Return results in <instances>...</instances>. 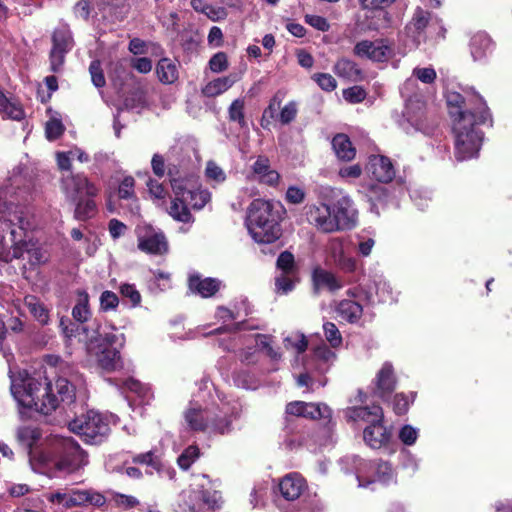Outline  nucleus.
<instances>
[{
    "label": "nucleus",
    "instance_id": "680f3d73",
    "mask_svg": "<svg viewBox=\"0 0 512 512\" xmlns=\"http://www.w3.org/2000/svg\"><path fill=\"white\" fill-rule=\"evenodd\" d=\"M305 198L306 192L304 189L294 185L289 186L285 194L286 202L294 205L303 203Z\"/></svg>",
    "mask_w": 512,
    "mask_h": 512
},
{
    "label": "nucleus",
    "instance_id": "4d7b16f0",
    "mask_svg": "<svg viewBox=\"0 0 512 512\" xmlns=\"http://www.w3.org/2000/svg\"><path fill=\"white\" fill-rule=\"evenodd\" d=\"M87 490L70 489L68 497V509L87 506Z\"/></svg>",
    "mask_w": 512,
    "mask_h": 512
},
{
    "label": "nucleus",
    "instance_id": "6e6552de",
    "mask_svg": "<svg viewBox=\"0 0 512 512\" xmlns=\"http://www.w3.org/2000/svg\"><path fill=\"white\" fill-rule=\"evenodd\" d=\"M334 231L350 230L356 225L357 212L349 196L343 195L331 204Z\"/></svg>",
    "mask_w": 512,
    "mask_h": 512
},
{
    "label": "nucleus",
    "instance_id": "20e7f679",
    "mask_svg": "<svg viewBox=\"0 0 512 512\" xmlns=\"http://www.w3.org/2000/svg\"><path fill=\"white\" fill-rule=\"evenodd\" d=\"M85 458V452L71 437L51 439L38 457L42 464L67 473L78 470L84 464Z\"/></svg>",
    "mask_w": 512,
    "mask_h": 512
},
{
    "label": "nucleus",
    "instance_id": "6e6d98bb",
    "mask_svg": "<svg viewBox=\"0 0 512 512\" xmlns=\"http://www.w3.org/2000/svg\"><path fill=\"white\" fill-rule=\"evenodd\" d=\"M89 72L91 74L92 83L97 88H102L106 84L105 76L99 60H93L89 66Z\"/></svg>",
    "mask_w": 512,
    "mask_h": 512
},
{
    "label": "nucleus",
    "instance_id": "69168bd1",
    "mask_svg": "<svg viewBox=\"0 0 512 512\" xmlns=\"http://www.w3.org/2000/svg\"><path fill=\"white\" fill-rule=\"evenodd\" d=\"M305 22L321 32H327L330 29L329 22L323 16L307 14Z\"/></svg>",
    "mask_w": 512,
    "mask_h": 512
},
{
    "label": "nucleus",
    "instance_id": "603ef678",
    "mask_svg": "<svg viewBox=\"0 0 512 512\" xmlns=\"http://www.w3.org/2000/svg\"><path fill=\"white\" fill-rule=\"evenodd\" d=\"M311 78L325 92H332L337 88L336 79L329 73H314Z\"/></svg>",
    "mask_w": 512,
    "mask_h": 512
},
{
    "label": "nucleus",
    "instance_id": "13d9d810",
    "mask_svg": "<svg viewBox=\"0 0 512 512\" xmlns=\"http://www.w3.org/2000/svg\"><path fill=\"white\" fill-rule=\"evenodd\" d=\"M369 465L376 470V475L380 481H388L392 477V467L387 461L378 460L370 462Z\"/></svg>",
    "mask_w": 512,
    "mask_h": 512
},
{
    "label": "nucleus",
    "instance_id": "dca6fc26",
    "mask_svg": "<svg viewBox=\"0 0 512 512\" xmlns=\"http://www.w3.org/2000/svg\"><path fill=\"white\" fill-rule=\"evenodd\" d=\"M170 184L175 194V198H178V200L190 199L192 202H194V199L199 196L200 202L193 203V207L196 209H201L204 207L209 200V194L207 192L199 191L193 187H188L187 181L182 178L174 179Z\"/></svg>",
    "mask_w": 512,
    "mask_h": 512
},
{
    "label": "nucleus",
    "instance_id": "ea45409f",
    "mask_svg": "<svg viewBox=\"0 0 512 512\" xmlns=\"http://www.w3.org/2000/svg\"><path fill=\"white\" fill-rule=\"evenodd\" d=\"M365 196L372 206L386 202L388 198V190L379 184H368L365 187Z\"/></svg>",
    "mask_w": 512,
    "mask_h": 512
},
{
    "label": "nucleus",
    "instance_id": "79ce46f5",
    "mask_svg": "<svg viewBox=\"0 0 512 512\" xmlns=\"http://www.w3.org/2000/svg\"><path fill=\"white\" fill-rule=\"evenodd\" d=\"M135 179L132 176H125L118 185L117 195L121 200L137 201L135 192Z\"/></svg>",
    "mask_w": 512,
    "mask_h": 512
},
{
    "label": "nucleus",
    "instance_id": "052dcab7",
    "mask_svg": "<svg viewBox=\"0 0 512 512\" xmlns=\"http://www.w3.org/2000/svg\"><path fill=\"white\" fill-rule=\"evenodd\" d=\"M297 105L291 101L281 108L279 113V121L282 125L290 124L297 116Z\"/></svg>",
    "mask_w": 512,
    "mask_h": 512
},
{
    "label": "nucleus",
    "instance_id": "a878e982",
    "mask_svg": "<svg viewBox=\"0 0 512 512\" xmlns=\"http://www.w3.org/2000/svg\"><path fill=\"white\" fill-rule=\"evenodd\" d=\"M332 148L341 161L349 162L356 156V149L346 134H336L332 139Z\"/></svg>",
    "mask_w": 512,
    "mask_h": 512
},
{
    "label": "nucleus",
    "instance_id": "7ed1b4c3",
    "mask_svg": "<svg viewBox=\"0 0 512 512\" xmlns=\"http://www.w3.org/2000/svg\"><path fill=\"white\" fill-rule=\"evenodd\" d=\"M285 210L280 203L254 199L247 209L246 225L257 243L270 244L282 235L281 221Z\"/></svg>",
    "mask_w": 512,
    "mask_h": 512
},
{
    "label": "nucleus",
    "instance_id": "cd10ccee",
    "mask_svg": "<svg viewBox=\"0 0 512 512\" xmlns=\"http://www.w3.org/2000/svg\"><path fill=\"white\" fill-rule=\"evenodd\" d=\"M492 40L486 33H476L470 40V52L475 61L482 60L492 50Z\"/></svg>",
    "mask_w": 512,
    "mask_h": 512
},
{
    "label": "nucleus",
    "instance_id": "39448f33",
    "mask_svg": "<svg viewBox=\"0 0 512 512\" xmlns=\"http://www.w3.org/2000/svg\"><path fill=\"white\" fill-rule=\"evenodd\" d=\"M70 430L84 437L89 444H100L110 432V426L106 418L100 413L89 410L79 418L69 423Z\"/></svg>",
    "mask_w": 512,
    "mask_h": 512
},
{
    "label": "nucleus",
    "instance_id": "4be33fe9",
    "mask_svg": "<svg viewBox=\"0 0 512 512\" xmlns=\"http://www.w3.org/2000/svg\"><path fill=\"white\" fill-rule=\"evenodd\" d=\"M338 317L350 324L357 323L363 315L362 305L352 299L340 300L335 308Z\"/></svg>",
    "mask_w": 512,
    "mask_h": 512
},
{
    "label": "nucleus",
    "instance_id": "9b49d317",
    "mask_svg": "<svg viewBox=\"0 0 512 512\" xmlns=\"http://www.w3.org/2000/svg\"><path fill=\"white\" fill-rule=\"evenodd\" d=\"M366 170L371 178L383 184L392 182L396 176L391 159L384 155H370Z\"/></svg>",
    "mask_w": 512,
    "mask_h": 512
},
{
    "label": "nucleus",
    "instance_id": "f704fd0d",
    "mask_svg": "<svg viewBox=\"0 0 512 512\" xmlns=\"http://www.w3.org/2000/svg\"><path fill=\"white\" fill-rule=\"evenodd\" d=\"M0 111L14 120H21L25 116V112L19 103L10 101L0 90Z\"/></svg>",
    "mask_w": 512,
    "mask_h": 512
},
{
    "label": "nucleus",
    "instance_id": "49530a36",
    "mask_svg": "<svg viewBox=\"0 0 512 512\" xmlns=\"http://www.w3.org/2000/svg\"><path fill=\"white\" fill-rule=\"evenodd\" d=\"M200 450L197 446L187 447L178 457L177 463L182 470H188L199 457Z\"/></svg>",
    "mask_w": 512,
    "mask_h": 512
},
{
    "label": "nucleus",
    "instance_id": "6ab92c4d",
    "mask_svg": "<svg viewBox=\"0 0 512 512\" xmlns=\"http://www.w3.org/2000/svg\"><path fill=\"white\" fill-rule=\"evenodd\" d=\"M221 286V281L216 278L207 277L202 279L199 274H192L188 278L189 289L203 298L214 296Z\"/></svg>",
    "mask_w": 512,
    "mask_h": 512
},
{
    "label": "nucleus",
    "instance_id": "aec40b11",
    "mask_svg": "<svg viewBox=\"0 0 512 512\" xmlns=\"http://www.w3.org/2000/svg\"><path fill=\"white\" fill-rule=\"evenodd\" d=\"M252 171L258 176V180L262 184L276 187L280 182V174L271 168L270 160L267 156H258L252 165Z\"/></svg>",
    "mask_w": 512,
    "mask_h": 512
},
{
    "label": "nucleus",
    "instance_id": "0eeeda50",
    "mask_svg": "<svg viewBox=\"0 0 512 512\" xmlns=\"http://www.w3.org/2000/svg\"><path fill=\"white\" fill-rule=\"evenodd\" d=\"M392 47L388 40L380 38L374 41L361 40L353 48V54L361 59H368L372 62H387L392 55Z\"/></svg>",
    "mask_w": 512,
    "mask_h": 512
},
{
    "label": "nucleus",
    "instance_id": "ddd939ff",
    "mask_svg": "<svg viewBox=\"0 0 512 512\" xmlns=\"http://www.w3.org/2000/svg\"><path fill=\"white\" fill-rule=\"evenodd\" d=\"M308 221L318 230L324 233L334 231L331 205L320 203L319 205H309L306 212Z\"/></svg>",
    "mask_w": 512,
    "mask_h": 512
},
{
    "label": "nucleus",
    "instance_id": "393cba45",
    "mask_svg": "<svg viewBox=\"0 0 512 512\" xmlns=\"http://www.w3.org/2000/svg\"><path fill=\"white\" fill-rule=\"evenodd\" d=\"M24 305L35 321H37L41 326L49 324L50 310L37 296L26 295L24 297Z\"/></svg>",
    "mask_w": 512,
    "mask_h": 512
},
{
    "label": "nucleus",
    "instance_id": "bb28decb",
    "mask_svg": "<svg viewBox=\"0 0 512 512\" xmlns=\"http://www.w3.org/2000/svg\"><path fill=\"white\" fill-rule=\"evenodd\" d=\"M156 74L161 83L173 84L179 78L178 66L170 58H161L156 66Z\"/></svg>",
    "mask_w": 512,
    "mask_h": 512
},
{
    "label": "nucleus",
    "instance_id": "9d476101",
    "mask_svg": "<svg viewBox=\"0 0 512 512\" xmlns=\"http://www.w3.org/2000/svg\"><path fill=\"white\" fill-rule=\"evenodd\" d=\"M373 382L375 385L373 395L384 402H388L397 385L393 365L390 362H385L377 372Z\"/></svg>",
    "mask_w": 512,
    "mask_h": 512
},
{
    "label": "nucleus",
    "instance_id": "a18cd8bd",
    "mask_svg": "<svg viewBox=\"0 0 512 512\" xmlns=\"http://www.w3.org/2000/svg\"><path fill=\"white\" fill-rule=\"evenodd\" d=\"M209 428L213 432L219 433V434H226L229 433L232 429V417L231 415H224L219 416L216 415L213 418H209Z\"/></svg>",
    "mask_w": 512,
    "mask_h": 512
},
{
    "label": "nucleus",
    "instance_id": "bf43d9fd",
    "mask_svg": "<svg viewBox=\"0 0 512 512\" xmlns=\"http://www.w3.org/2000/svg\"><path fill=\"white\" fill-rule=\"evenodd\" d=\"M209 67L212 72L220 73L228 68V58L225 52H217L209 60Z\"/></svg>",
    "mask_w": 512,
    "mask_h": 512
},
{
    "label": "nucleus",
    "instance_id": "412c9836",
    "mask_svg": "<svg viewBox=\"0 0 512 512\" xmlns=\"http://www.w3.org/2000/svg\"><path fill=\"white\" fill-rule=\"evenodd\" d=\"M96 360L105 372H114L123 367L120 351L116 348H97Z\"/></svg>",
    "mask_w": 512,
    "mask_h": 512
},
{
    "label": "nucleus",
    "instance_id": "5701e85b",
    "mask_svg": "<svg viewBox=\"0 0 512 512\" xmlns=\"http://www.w3.org/2000/svg\"><path fill=\"white\" fill-rule=\"evenodd\" d=\"M349 417L353 421H364L373 424L375 421H384V412L380 405L358 406L350 409Z\"/></svg>",
    "mask_w": 512,
    "mask_h": 512
},
{
    "label": "nucleus",
    "instance_id": "58836bf2",
    "mask_svg": "<svg viewBox=\"0 0 512 512\" xmlns=\"http://www.w3.org/2000/svg\"><path fill=\"white\" fill-rule=\"evenodd\" d=\"M200 496L203 504L209 510L220 509L224 503L222 493L218 490L207 488L200 491Z\"/></svg>",
    "mask_w": 512,
    "mask_h": 512
},
{
    "label": "nucleus",
    "instance_id": "f257e3e1",
    "mask_svg": "<svg viewBox=\"0 0 512 512\" xmlns=\"http://www.w3.org/2000/svg\"><path fill=\"white\" fill-rule=\"evenodd\" d=\"M446 102L449 115L453 119L456 159L464 161L476 157L484 137L483 132L476 126L492 120L485 100L474 92L463 95L449 91Z\"/></svg>",
    "mask_w": 512,
    "mask_h": 512
},
{
    "label": "nucleus",
    "instance_id": "b1692460",
    "mask_svg": "<svg viewBox=\"0 0 512 512\" xmlns=\"http://www.w3.org/2000/svg\"><path fill=\"white\" fill-rule=\"evenodd\" d=\"M96 196L78 197L71 200L75 204L74 218L78 221H88L98 213V206L94 200Z\"/></svg>",
    "mask_w": 512,
    "mask_h": 512
},
{
    "label": "nucleus",
    "instance_id": "f03ea898",
    "mask_svg": "<svg viewBox=\"0 0 512 512\" xmlns=\"http://www.w3.org/2000/svg\"><path fill=\"white\" fill-rule=\"evenodd\" d=\"M11 392L19 405L38 413L49 415L59 405L70 406L75 402V386L65 377H58L55 384L26 378L11 385Z\"/></svg>",
    "mask_w": 512,
    "mask_h": 512
},
{
    "label": "nucleus",
    "instance_id": "1a4fd4ad",
    "mask_svg": "<svg viewBox=\"0 0 512 512\" xmlns=\"http://www.w3.org/2000/svg\"><path fill=\"white\" fill-rule=\"evenodd\" d=\"M64 190L70 200L85 196H98L100 188L84 173H71L63 180Z\"/></svg>",
    "mask_w": 512,
    "mask_h": 512
},
{
    "label": "nucleus",
    "instance_id": "3c124183",
    "mask_svg": "<svg viewBox=\"0 0 512 512\" xmlns=\"http://www.w3.org/2000/svg\"><path fill=\"white\" fill-rule=\"evenodd\" d=\"M100 310L103 312L116 310L119 305V297L116 293L105 290L100 295Z\"/></svg>",
    "mask_w": 512,
    "mask_h": 512
},
{
    "label": "nucleus",
    "instance_id": "5fc2aeb1",
    "mask_svg": "<svg viewBox=\"0 0 512 512\" xmlns=\"http://www.w3.org/2000/svg\"><path fill=\"white\" fill-rule=\"evenodd\" d=\"M323 330L326 340L330 343L332 347L336 348L341 345V333L333 322H325L323 325Z\"/></svg>",
    "mask_w": 512,
    "mask_h": 512
},
{
    "label": "nucleus",
    "instance_id": "8fccbe9b",
    "mask_svg": "<svg viewBox=\"0 0 512 512\" xmlns=\"http://www.w3.org/2000/svg\"><path fill=\"white\" fill-rule=\"evenodd\" d=\"M65 131L62 121L58 118H51L46 122L45 135L49 141L59 139Z\"/></svg>",
    "mask_w": 512,
    "mask_h": 512
},
{
    "label": "nucleus",
    "instance_id": "2eb2a0df",
    "mask_svg": "<svg viewBox=\"0 0 512 512\" xmlns=\"http://www.w3.org/2000/svg\"><path fill=\"white\" fill-rule=\"evenodd\" d=\"M313 291L318 294L321 290H327L334 293L343 287L341 279L333 272L328 271L320 266H316L311 275Z\"/></svg>",
    "mask_w": 512,
    "mask_h": 512
},
{
    "label": "nucleus",
    "instance_id": "774afa93",
    "mask_svg": "<svg viewBox=\"0 0 512 512\" xmlns=\"http://www.w3.org/2000/svg\"><path fill=\"white\" fill-rule=\"evenodd\" d=\"M207 8L204 15L214 22L225 20L228 16V11L225 7L209 4Z\"/></svg>",
    "mask_w": 512,
    "mask_h": 512
},
{
    "label": "nucleus",
    "instance_id": "338daca9",
    "mask_svg": "<svg viewBox=\"0 0 512 512\" xmlns=\"http://www.w3.org/2000/svg\"><path fill=\"white\" fill-rule=\"evenodd\" d=\"M413 75L425 84L433 83L437 77L436 71L432 67L415 68Z\"/></svg>",
    "mask_w": 512,
    "mask_h": 512
},
{
    "label": "nucleus",
    "instance_id": "f3484780",
    "mask_svg": "<svg viewBox=\"0 0 512 512\" xmlns=\"http://www.w3.org/2000/svg\"><path fill=\"white\" fill-rule=\"evenodd\" d=\"M281 496L287 501L298 499L306 488L305 479L297 473L284 476L279 482Z\"/></svg>",
    "mask_w": 512,
    "mask_h": 512
},
{
    "label": "nucleus",
    "instance_id": "4c0bfd02",
    "mask_svg": "<svg viewBox=\"0 0 512 512\" xmlns=\"http://www.w3.org/2000/svg\"><path fill=\"white\" fill-rule=\"evenodd\" d=\"M276 267L277 269L281 270L282 273L287 275H296L298 273L295 257L288 250H285L279 254L276 261Z\"/></svg>",
    "mask_w": 512,
    "mask_h": 512
},
{
    "label": "nucleus",
    "instance_id": "c03bdc74",
    "mask_svg": "<svg viewBox=\"0 0 512 512\" xmlns=\"http://www.w3.org/2000/svg\"><path fill=\"white\" fill-rule=\"evenodd\" d=\"M132 462L139 465H147L153 470L160 472L162 463L153 451L136 454L132 457Z\"/></svg>",
    "mask_w": 512,
    "mask_h": 512
},
{
    "label": "nucleus",
    "instance_id": "423d86ee",
    "mask_svg": "<svg viewBox=\"0 0 512 512\" xmlns=\"http://www.w3.org/2000/svg\"><path fill=\"white\" fill-rule=\"evenodd\" d=\"M51 49L49 51L50 71L61 73L66 62V55L75 46V40L68 24L56 27L51 34Z\"/></svg>",
    "mask_w": 512,
    "mask_h": 512
},
{
    "label": "nucleus",
    "instance_id": "a211bd4d",
    "mask_svg": "<svg viewBox=\"0 0 512 512\" xmlns=\"http://www.w3.org/2000/svg\"><path fill=\"white\" fill-rule=\"evenodd\" d=\"M333 72L344 80L350 82H362L366 79L365 72L353 60L347 57L337 59L333 66Z\"/></svg>",
    "mask_w": 512,
    "mask_h": 512
},
{
    "label": "nucleus",
    "instance_id": "e2e57ef3",
    "mask_svg": "<svg viewBox=\"0 0 512 512\" xmlns=\"http://www.w3.org/2000/svg\"><path fill=\"white\" fill-rule=\"evenodd\" d=\"M418 438V431L411 425H404L399 431V439L407 446L415 444Z\"/></svg>",
    "mask_w": 512,
    "mask_h": 512
},
{
    "label": "nucleus",
    "instance_id": "c85d7f7f",
    "mask_svg": "<svg viewBox=\"0 0 512 512\" xmlns=\"http://www.w3.org/2000/svg\"><path fill=\"white\" fill-rule=\"evenodd\" d=\"M72 317L79 323L87 322L91 317L89 294L85 290H77V302L72 308Z\"/></svg>",
    "mask_w": 512,
    "mask_h": 512
},
{
    "label": "nucleus",
    "instance_id": "4468645a",
    "mask_svg": "<svg viewBox=\"0 0 512 512\" xmlns=\"http://www.w3.org/2000/svg\"><path fill=\"white\" fill-rule=\"evenodd\" d=\"M392 432L383 422L375 421L368 424L363 430V440L372 449H380L389 444Z\"/></svg>",
    "mask_w": 512,
    "mask_h": 512
},
{
    "label": "nucleus",
    "instance_id": "473e14b6",
    "mask_svg": "<svg viewBox=\"0 0 512 512\" xmlns=\"http://www.w3.org/2000/svg\"><path fill=\"white\" fill-rule=\"evenodd\" d=\"M138 248L149 254H160L166 250L165 237L162 234H153L145 238H139Z\"/></svg>",
    "mask_w": 512,
    "mask_h": 512
},
{
    "label": "nucleus",
    "instance_id": "c756f323",
    "mask_svg": "<svg viewBox=\"0 0 512 512\" xmlns=\"http://www.w3.org/2000/svg\"><path fill=\"white\" fill-rule=\"evenodd\" d=\"M184 418L188 427L195 432H205L209 428V418L204 417L201 408H188Z\"/></svg>",
    "mask_w": 512,
    "mask_h": 512
},
{
    "label": "nucleus",
    "instance_id": "864d4df0",
    "mask_svg": "<svg viewBox=\"0 0 512 512\" xmlns=\"http://www.w3.org/2000/svg\"><path fill=\"white\" fill-rule=\"evenodd\" d=\"M367 93L361 86H352L343 90V98L352 104H358L365 100Z\"/></svg>",
    "mask_w": 512,
    "mask_h": 512
},
{
    "label": "nucleus",
    "instance_id": "37998d69",
    "mask_svg": "<svg viewBox=\"0 0 512 512\" xmlns=\"http://www.w3.org/2000/svg\"><path fill=\"white\" fill-rule=\"evenodd\" d=\"M281 99L278 95H274L269 102V105L264 109L263 115L261 118V126L264 129H267L270 123L279 116L277 114L278 109L280 108Z\"/></svg>",
    "mask_w": 512,
    "mask_h": 512
},
{
    "label": "nucleus",
    "instance_id": "e433bc0d",
    "mask_svg": "<svg viewBox=\"0 0 512 512\" xmlns=\"http://www.w3.org/2000/svg\"><path fill=\"white\" fill-rule=\"evenodd\" d=\"M41 436V430L37 427L24 426L17 431V439L19 442L30 449L40 440Z\"/></svg>",
    "mask_w": 512,
    "mask_h": 512
},
{
    "label": "nucleus",
    "instance_id": "a19ab883",
    "mask_svg": "<svg viewBox=\"0 0 512 512\" xmlns=\"http://www.w3.org/2000/svg\"><path fill=\"white\" fill-rule=\"evenodd\" d=\"M107 493L111 496L114 505L122 510H129L140 504L139 500L132 495L122 494L113 490H108Z\"/></svg>",
    "mask_w": 512,
    "mask_h": 512
},
{
    "label": "nucleus",
    "instance_id": "f8f14e48",
    "mask_svg": "<svg viewBox=\"0 0 512 512\" xmlns=\"http://www.w3.org/2000/svg\"><path fill=\"white\" fill-rule=\"evenodd\" d=\"M285 413L290 416L303 417L311 420L329 418L331 410L327 405L292 401L286 405Z\"/></svg>",
    "mask_w": 512,
    "mask_h": 512
},
{
    "label": "nucleus",
    "instance_id": "2f4dec72",
    "mask_svg": "<svg viewBox=\"0 0 512 512\" xmlns=\"http://www.w3.org/2000/svg\"><path fill=\"white\" fill-rule=\"evenodd\" d=\"M235 80L231 76L216 78L208 82L202 88V94L206 97L213 98L227 91L234 84Z\"/></svg>",
    "mask_w": 512,
    "mask_h": 512
},
{
    "label": "nucleus",
    "instance_id": "de8ad7c7",
    "mask_svg": "<svg viewBox=\"0 0 512 512\" xmlns=\"http://www.w3.org/2000/svg\"><path fill=\"white\" fill-rule=\"evenodd\" d=\"M119 292L123 299H128L131 307L135 308L140 306L142 301V296L140 292L136 289L134 284L123 283L119 287Z\"/></svg>",
    "mask_w": 512,
    "mask_h": 512
},
{
    "label": "nucleus",
    "instance_id": "c9c22d12",
    "mask_svg": "<svg viewBox=\"0 0 512 512\" xmlns=\"http://www.w3.org/2000/svg\"><path fill=\"white\" fill-rule=\"evenodd\" d=\"M245 101L242 98L235 99L228 108V118L231 122L238 123L240 128L247 127L245 119Z\"/></svg>",
    "mask_w": 512,
    "mask_h": 512
},
{
    "label": "nucleus",
    "instance_id": "0e129e2a",
    "mask_svg": "<svg viewBox=\"0 0 512 512\" xmlns=\"http://www.w3.org/2000/svg\"><path fill=\"white\" fill-rule=\"evenodd\" d=\"M205 174L208 179L216 182H223L226 179L223 169L213 161L207 163Z\"/></svg>",
    "mask_w": 512,
    "mask_h": 512
},
{
    "label": "nucleus",
    "instance_id": "09e8293b",
    "mask_svg": "<svg viewBox=\"0 0 512 512\" xmlns=\"http://www.w3.org/2000/svg\"><path fill=\"white\" fill-rule=\"evenodd\" d=\"M430 17H431V13L429 11L418 7L415 10V13L412 17L410 25L414 28L415 32L420 34L427 27Z\"/></svg>",
    "mask_w": 512,
    "mask_h": 512
},
{
    "label": "nucleus",
    "instance_id": "72a5a7b5",
    "mask_svg": "<svg viewBox=\"0 0 512 512\" xmlns=\"http://www.w3.org/2000/svg\"><path fill=\"white\" fill-rule=\"evenodd\" d=\"M416 398V392H410L405 394L403 392L396 393L390 400V404L393 412L397 416H403L407 414L410 405L414 403Z\"/></svg>",
    "mask_w": 512,
    "mask_h": 512
},
{
    "label": "nucleus",
    "instance_id": "7c9ffc66",
    "mask_svg": "<svg viewBox=\"0 0 512 512\" xmlns=\"http://www.w3.org/2000/svg\"><path fill=\"white\" fill-rule=\"evenodd\" d=\"M193 203L190 199L178 200V198H174L169 208V215L176 221L188 223L192 219L188 205L193 206Z\"/></svg>",
    "mask_w": 512,
    "mask_h": 512
}]
</instances>
